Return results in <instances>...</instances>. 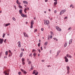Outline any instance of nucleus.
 <instances>
[{
    "label": "nucleus",
    "instance_id": "nucleus-15",
    "mask_svg": "<svg viewBox=\"0 0 75 75\" xmlns=\"http://www.w3.org/2000/svg\"><path fill=\"white\" fill-rule=\"evenodd\" d=\"M30 24H31V25H33L34 24V21L32 20L31 21V23H30Z\"/></svg>",
    "mask_w": 75,
    "mask_h": 75
},
{
    "label": "nucleus",
    "instance_id": "nucleus-64",
    "mask_svg": "<svg viewBox=\"0 0 75 75\" xmlns=\"http://www.w3.org/2000/svg\"><path fill=\"white\" fill-rule=\"evenodd\" d=\"M44 48L45 49H46V47H44Z\"/></svg>",
    "mask_w": 75,
    "mask_h": 75
},
{
    "label": "nucleus",
    "instance_id": "nucleus-29",
    "mask_svg": "<svg viewBox=\"0 0 75 75\" xmlns=\"http://www.w3.org/2000/svg\"><path fill=\"white\" fill-rule=\"evenodd\" d=\"M12 55V54H9L8 55V57H10Z\"/></svg>",
    "mask_w": 75,
    "mask_h": 75
},
{
    "label": "nucleus",
    "instance_id": "nucleus-6",
    "mask_svg": "<svg viewBox=\"0 0 75 75\" xmlns=\"http://www.w3.org/2000/svg\"><path fill=\"white\" fill-rule=\"evenodd\" d=\"M3 39H1V38H0V43L1 44H2L3 43Z\"/></svg>",
    "mask_w": 75,
    "mask_h": 75
},
{
    "label": "nucleus",
    "instance_id": "nucleus-33",
    "mask_svg": "<svg viewBox=\"0 0 75 75\" xmlns=\"http://www.w3.org/2000/svg\"><path fill=\"white\" fill-rule=\"evenodd\" d=\"M18 7H19V8H23L20 5Z\"/></svg>",
    "mask_w": 75,
    "mask_h": 75
},
{
    "label": "nucleus",
    "instance_id": "nucleus-8",
    "mask_svg": "<svg viewBox=\"0 0 75 75\" xmlns=\"http://www.w3.org/2000/svg\"><path fill=\"white\" fill-rule=\"evenodd\" d=\"M64 59H65V61L66 62H68V59H67L66 57H64Z\"/></svg>",
    "mask_w": 75,
    "mask_h": 75
},
{
    "label": "nucleus",
    "instance_id": "nucleus-47",
    "mask_svg": "<svg viewBox=\"0 0 75 75\" xmlns=\"http://www.w3.org/2000/svg\"><path fill=\"white\" fill-rule=\"evenodd\" d=\"M41 30L42 31H43V29L42 28H41Z\"/></svg>",
    "mask_w": 75,
    "mask_h": 75
},
{
    "label": "nucleus",
    "instance_id": "nucleus-13",
    "mask_svg": "<svg viewBox=\"0 0 75 75\" xmlns=\"http://www.w3.org/2000/svg\"><path fill=\"white\" fill-rule=\"evenodd\" d=\"M67 42H65V43L64 45V47H66L67 46Z\"/></svg>",
    "mask_w": 75,
    "mask_h": 75
},
{
    "label": "nucleus",
    "instance_id": "nucleus-22",
    "mask_svg": "<svg viewBox=\"0 0 75 75\" xmlns=\"http://www.w3.org/2000/svg\"><path fill=\"white\" fill-rule=\"evenodd\" d=\"M10 25V23H8L7 24H6V25H5V26H8L9 25Z\"/></svg>",
    "mask_w": 75,
    "mask_h": 75
},
{
    "label": "nucleus",
    "instance_id": "nucleus-34",
    "mask_svg": "<svg viewBox=\"0 0 75 75\" xmlns=\"http://www.w3.org/2000/svg\"><path fill=\"white\" fill-rule=\"evenodd\" d=\"M60 51H58L57 52V55L58 54L60 53Z\"/></svg>",
    "mask_w": 75,
    "mask_h": 75
},
{
    "label": "nucleus",
    "instance_id": "nucleus-36",
    "mask_svg": "<svg viewBox=\"0 0 75 75\" xmlns=\"http://www.w3.org/2000/svg\"><path fill=\"white\" fill-rule=\"evenodd\" d=\"M37 29H36L35 30V31H34V33H35L36 32H37Z\"/></svg>",
    "mask_w": 75,
    "mask_h": 75
},
{
    "label": "nucleus",
    "instance_id": "nucleus-12",
    "mask_svg": "<svg viewBox=\"0 0 75 75\" xmlns=\"http://www.w3.org/2000/svg\"><path fill=\"white\" fill-rule=\"evenodd\" d=\"M67 69V70L68 71V72H69V70L70 69V68L69 67V66H67L66 67Z\"/></svg>",
    "mask_w": 75,
    "mask_h": 75
},
{
    "label": "nucleus",
    "instance_id": "nucleus-9",
    "mask_svg": "<svg viewBox=\"0 0 75 75\" xmlns=\"http://www.w3.org/2000/svg\"><path fill=\"white\" fill-rule=\"evenodd\" d=\"M23 35H24V36H25V37H27L28 38V35L27 34H26L25 32L23 33Z\"/></svg>",
    "mask_w": 75,
    "mask_h": 75
},
{
    "label": "nucleus",
    "instance_id": "nucleus-49",
    "mask_svg": "<svg viewBox=\"0 0 75 75\" xmlns=\"http://www.w3.org/2000/svg\"><path fill=\"white\" fill-rule=\"evenodd\" d=\"M7 58V57L6 56H5L4 58V59H5V58Z\"/></svg>",
    "mask_w": 75,
    "mask_h": 75
},
{
    "label": "nucleus",
    "instance_id": "nucleus-11",
    "mask_svg": "<svg viewBox=\"0 0 75 75\" xmlns=\"http://www.w3.org/2000/svg\"><path fill=\"white\" fill-rule=\"evenodd\" d=\"M66 56L68 57L71 58L72 57L69 54H67L66 55Z\"/></svg>",
    "mask_w": 75,
    "mask_h": 75
},
{
    "label": "nucleus",
    "instance_id": "nucleus-48",
    "mask_svg": "<svg viewBox=\"0 0 75 75\" xmlns=\"http://www.w3.org/2000/svg\"><path fill=\"white\" fill-rule=\"evenodd\" d=\"M68 18V17H66L64 18V19H67Z\"/></svg>",
    "mask_w": 75,
    "mask_h": 75
},
{
    "label": "nucleus",
    "instance_id": "nucleus-19",
    "mask_svg": "<svg viewBox=\"0 0 75 75\" xmlns=\"http://www.w3.org/2000/svg\"><path fill=\"white\" fill-rule=\"evenodd\" d=\"M16 3H17L18 4V5H20V3H19V1L18 0H17V1H16Z\"/></svg>",
    "mask_w": 75,
    "mask_h": 75
},
{
    "label": "nucleus",
    "instance_id": "nucleus-42",
    "mask_svg": "<svg viewBox=\"0 0 75 75\" xmlns=\"http://www.w3.org/2000/svg\"><path fill=\"white\" fill-rule=\"evenodd\" d=\"M21 72H18V74H19V75H20L21 74Z\"/></svg>",
    "mask_w": 75,
    "mask_h": 75
},
{
    "label": "nucleus",
    "instance_id": "nucleus-16",
    "mask_svg": "<svg viewBox=\"0 0 75 75\" xmlns=\"http://www.w3.org/2000/svg\"><path fill=\"white\" fill-rule=\"evenodd\" d=\"M72 40L71 39L69 40V44H71L72 42Z\"/></svg>",
    "mask_w": 75,
    "mask_h": 75
},
{
    "label": "nucleus",
    "instance_id": "nucleus-54",
    "mask_svg": "<svg viewBox=\"0 0 75 75\" xmlns=\"http://www.w3.org/2000/svg\"><path fill=\"white\" fill-rule=\"evenodd\" d=\"M6 39H5L4 41V42L5 43L6 42Z\"/></svg>",
    "mask_w": 75,
    "mask_h": 75
},
{
    "label": "nucleus",
    "instance_id": "nucleus-20",
    "mask_svg": "<svg viewBox=\"0 0 75 75\" xmlns=\"http://www.w3.org/2000/svg\"><path fill=\"white\" fill-rule=\"evenodd\" d=\"M57 1L56 2H54V6H56V5H57Z\"/></svg>",
    "mask_w": 75,
    "mask_h": 75
},
{
    "label": "nucleus",
    "instance_id": "nucleus-39",
    "mask_svg": "<svg viewBox=\"0 0 75 75\" xmlns=\"http://www.w3.org/2000/svg\"><path fill=\"white\" fill-rule=\"evenodd\" d=\"M38 74V72H36L35 74V75H37Z\"/></svg>",
    "mask_w": 75,
    "mask_h": 75
},
{
    "label": "nucleus",
    "instance_id": "nucleus-38",
    "mask_svg": "<svg viewBox=\"0 0 75 75\" xmlns=\"http://www.w3.org/2000/svg\"><path fill=\"white\" fill-rule=\"evenodd\" d=\"M32 53H30V55H29V56L31 57H32Z\"/></svg>",
    "mask_w": 75,
    "mask_h": 75
},
{
    "label": "nucleus",
    "instance_id": "nucleus-3",
    "mask_svg": "<svg viewBox=\"0 0 75 75\" xmlns=\"http://www.w3.org/2000/svg\"><path fill=\"white\" fill-rule=\"evenodd\" d=\"M4 74L5 75H9V73H8V71L7 70L4 71Z\"/></svg>",
    "mask_w": 75,
    "mask_h": 75
},
{
    "label": "nucleus",
    "instance_id": "nucleus-52",
    "mask_svg": "<svg viewBox=\"0 0 75 75\" xmlns=\"http://www.w3.org/2000/svg\"><path fill=\"white\" fill-rule=\"evenodd\" d=\"M47 1H48L47 0H45V2H47Z\"/></svg>",
    "mask_w": 75,
    "mask_h": 75
},
{
    "label": "nucleus",
    "instance_id": "nucleus-17",
    "mask_svg": "<svg viewBox=\"0 0 75 75\" xmlns=\"http://www.w3.org/2000/svg\"><path fill=\"white\" fill-rule=\"evenodd\" d=\"M23 4H28V2L27 1H23Z\"/></svg>",
    "mask_w": 75,
    "mask_h": 75
},
{
    "label": "nucleus",
    "instance_id": "nucleus-28",
    "mask_svg": "<svg viewBox=\"0 0 75 75\" xmlns=\"http://www.w3.org/2000/svg\"><path fill=\"white\" fill-rule=\"evenodd\" d=\"M25 61V59L24 58L22 59V62H24Z\"/></svg>",
    "mask_w": 75,
    "mask_h": 75
},
{
    "label": "nucleus",
    "instance_id": "nucleus-5",
    "mask_svg": "<svg viewBox=\"0 0 75 75\" xmlns=\"http://www.w3.org/2000/svg\"><path fill=\"white\" fill-rule=\"evenodd\" d=\"M21 71L23 72V73H24L25 74H26L27 73L26 71L25 70H24L23 69H21Z\"/></svg>",
    "mask_w": 75,
    "mask_h": 75
},
{
    "label": "nucleus",
    "instance_id": "nucleus-30",
    "mask_svg": "<svg viewBox=\"0 0 75 75\" xmlns=\"http://www.w3.org/2000/svg\"><path fill=\"white\" fill-rule=\"evenodd\" d=\"M5 35V33H4L3 35V38H4Z\"/></svg>",
    "mask_w": 75,
    "mask_h": 75
},
{
    "label": "nucleus",
    "instance_id": "nucleus-31",
    "mask_svg": "<svg viewBox=\"0 0 75 75\" xmlns=\"http://www.w3.org/2000/svg\"><path fill=\"white\" fill-rule=\"evenodd\" d=\"M50 39H52V35H50Z\"/></svg>",
    "mask_w": 75,
    "mask_h": 75
},
{
    "label": "nucleus",
    "instance_id": "nucleus-63",
    "mask_svg": "<svg viewBox=\"0 0 75 75\" xmlns=\"http://www.w3.org/2000/svg\"><path fill=\"white\" fill-rule=\"evenodd\" d=\"M48 11H51V10L50 9H49L48 10Z\"/></svg>",
    "mask_w": 75,
    "mask_h": 75
},
{
    "label": "nucleus",
    "instance_id": "nucleus-44",
    "mask_svg": "<svg viewBox=\"0 0 75 75\" xmlns=\"http://www.w3.org/2000/svg\"><path fill=\"white\" fill-rule=\"evenodd\" d=\"M9 52L11 53V54H12V53L10 50H9Z\"/></svg>",
    "mask_w": 75,
    "mask_h": 75
},
{
    "label": "nucleus",
    "instance_id": "nucleus-4",
    "mask_svg": "<svg viewBox=\"0 0 75 75\" xmlns=\"http://www.w3.org/2000/svg\"><path fill=\"white\" fill-rule=\"evenodd\" d=\"M56 28L57 30L58 31H61V29L59 28L57 26L56 27Z\"/></svg>",
    "mask_w": 75,
    "mask_h": 75
},
{
    "label": "nucleus",
    "instance_id": "nucleus-60",
    "mask_svg": "<svg viewBox=\"0 0 75 75\" xmlns=\"http://www.w3.org/2000/svg\"><path fill=\"white\" fill-rule=\"evenodd\" d=\"M38 55L39 56H40V54H38Z\"/></svg>",
    "mask_w": 75,
    "mask_h": 75
},
{
    "label": "nucleus",
    "instance_id": "nucleus-1",
    "mask_svg": "<svg viewBox=\"0 0 75 75\" xmlns=\"http://www.w3.org/2000/svg\"><path fill=\"white\" fill-rule=\"evenodd\" d=\"M44 21L45 22L44 24L45 25H46V24L47 25H48V24H50V23H49V21L48 20L46 21V20H44Z\"/></svg>",
    "mask_w": 75,
    "mask_h": 75
},
{
    "label": "nucleus",
    "instance_id": "nucleus-23",
    "mask_svg": "<svg viewBox=\"0 0 75 75\" xmlns=\"http://www.w3.org/2000/svg\"><path fill=\"white\" fill-rule=\"evenodd\" d=\"M21 16H22L23 17H25V15L23 14H21Z\"/></svg>",
    "mask_w": 75,
    "mask_h": 75
},
{
    "label": "nucleus",
    "instance_id": "nucleus-56",
    "mask_svg": "<svg viewBox=\"0 0 75 75\" xmlns=\"http://www.w3.org/2000/svg\"><path fill=\"white\" fill-rule=\"evenodd\" d=\"M55 2H57V0H53Z\"/></svg>",
    "mask_w": 75,
    "mask_h": 75
},
{
    "label": "nucleus",
    "instance_id": "nucleus-18",
    "mask_svg": "<svg viewBox=\"0 0 75 75\" xmlns=\"http://www.w3.org/2000/svg\"><path fill=\"white\" fill-rule=\"evenodd\" d=\"M22 11H23L22 10H21H21H19V13L20 14H21V13H22Z\"/></svg>",
    "mask_w": 75,
    "mask_h": 75
},
{
    "label": "nucleus",
    "instance_id": "nucleus-46",
    "mask_svg": "<svg viewBox=\"0 0 75 75\" xmlns=\"http://www.w3.org/2000/svg\"><path fill=\"white\" fill-rule=\"evenodd\" d=\"M40 49H41V50H43L42 47H40Z\"/></svg>",
    "mask_w": 75,
    "mask_h": 75
},
{
    "label": "nucleus",
    "instance_id": "nucleus-43",
    "mask_svg": "<svg viewBox=\"0 0 75 75\" xmlns=\"http://www.w3.org/2000/svg\"><path fill=\"white\" fill-rule=\"evenodd\" d=\"M33 25H31L30 26V28H33Z\"/></svg>",
    "mask_w": 75,
    "mask_h": 75
},
{
    "label": "nucleus",
    "instance_id": "nucleus-26",
    "mask_svg": "<svg viewBox=\"0 0 75 75\" xmlns=\"http://www.w3.org/2000/svg\"><path fill=\"white\" fill-rule=\"evenodd\" d=\"M48 44V42H45V43H44V45H47V44Z\"/></svg>",
    "mask_w": 75,
    "mask_h": 75
},
{
    "label": "nucleus",
    "instance_id": "nucleus-25",
    "mask_svg": "<svg viewBox=\"0 0 75 75\" xmlns=\"http://www.w3.org/2000/svg\"><path fill=\"white\" fill-rule=\"evenodd\" d=\"M34 67L32 66V67H31V68H30V71H31L32 70H33V69Z\"/></svg>",
    "mask_w": 75,
    "mask_h": 75
},
{
    "label": "nucleus",
    "instance_id": "nucleus-62",
    "mask_svg": "<svg viewBox=\"0 0 75 75\" xmlns=\"http://www.w3.org/2000/svg\"><path fill=\"white\" fill-rule=\"evenodd\" d=\"M50 38L49 37V36H48V39L49 40Z\"/></svg>",
    "mask_w": 75,
    "mask_h": 75
},
{
    "label": "nucleus",
    "instance_id": "nucleus-14",
    "mask_svg": "<svg viewBox=\"0 0 75 75\" xmlns=\"http://www.w3.org/2000/svg\"><path fill=\"white\" fill-rule=\"evenodd\" d=\"M37 71L36 70H34L33 71V73L32 74H35L36 72H37Z\"/></svg>",
    "mask_w": 75,
    "mask_h": 75
},
{
    "label": "nucleus",
    "instance_id": "nucleus-35",
    "mask_svg": "<svg viewBox=\"0 0 75 75\" xmlns=\"http://www.w3.org/2000/svg\"><path fill=\"white\" fill-rule=\"evenodd\" d=\"M40 43H39V44H38V47H39L40 46Z\"/></svg>",
    "mask_w": 75,
    "mask_h": 75
},
{
    "label": "nucleus",
    "instance_id": "nucleus-59",
    "mask_svg": "<svg viewBox=\"0 0 75 75\" xmlns=\"http://www.w3.org/2000/svg\"><path fill=\"white\" fill-rule=\"evenodd\" d=\"M35 50H34V49L33 50V51H32V52H33L34 51H35Z\"/></svg>",
    "mask_w": 75,
    "mask_h": 75
},
{
    "label": "nucleus",
    "instance_id": "nucleus-51",
    "mask_svg": "<svg viewBox=\"0 0 75 75\" xmlns=\"http://www.w3.org/2000/svg\"><path fill=\"white\" fill-rule=\"evenodd\" d=\"M38 50V51H39V52H41L40 50Z\"/></svg>",
    "mask_w": 75,
    "mask_h": 75
},
{
    "label": "nucleus",
    "instance_id": "nucleus-37",
    "mask_svg": "<svg viewBox=\"0 0 75 75\" xmlns=\"http://www.w3.org/2000/svg\"><path fill=\"white\" fill-rule=\"evenodd\" d=\"M21 51H24V49L21 48Z\"/></svg>",
    "mask_w": 75,
    "mask_h": 75
},
{
    "label": "nucleus",
    "instance_id": "nucleus-57",
    "mask_svg": "<svg viewBox=\"0 0 75 75\" xmlns=\"http://www.w3.org/2000/svg\"><path fill=\"white\" fill-rule=\"evenodd\" d=\"M53 33L52 32H51V34H52Z\"/></svg>",
    "mask_w": 75,
    "mask_h": 75
},
{
    "label": "nucleus",
    "instance_id": "nucleus-21",
    "mask_svg": "<svg viewBox=\"0 0 75 75\" xmlns=\"http://www.w3.org/2000/svg\"><path fill=\"white\" fill-rule=\"evenodd\" d=\"M23 55V52H22L21 53V55H20V57H22Z\"/></svg>",
    "mask_w": 75,
    "mask_h": 75
},
{
    "label": "nucleus",
    "instance_id": "nucleus-45",
    "mask_svg": "<svg viewBox=\"0 0 75 75\" xmlns=\"http://www.w3.org/2000/svg\"><path fill=\"white\" fill-rule=\"evenodd\" d=\"M70 29H71V28H69L68 29V30H70Z\"/></svg>",
    "mask_w": 75,
    "mask_h": 75
},
{
    "label": "nucleus",
    "instance_id": "nucleus-61",
    "mask_svg": "<svg viewBox=\"0 0 75 75\" xmlns=\"http://www.w3.org/2000/svg\"><path fill=\"white\" fill-rule=\"evenodd\" d=\"M44 13H46V11H45L44 12Z\"/></svg>",
    "mask_w": 75,
    "mask_h": 75
},
{
    "label": "nucleus",
    "instance_id": "nucleus-27",
    "mask_svg": "<svg viewBox=\"0 0 75 75\" xmlns=\"http://www.w3.org/2000/svg\"><path fill=\"white\" fill-rule=\"evenodd\" d=\"M5 54H6V55H7L8 54V51H6V52Z\"/></svg>",
    "mask_w": 75,
    "mask_h": 75
},
{
    "label": "nucleus",
    "instance_id": "nucleus-7",
    "mask_svg": "<svg viewBox=\"0 0 75 75\" xmlns=\"http://www.w3.org/2000/svg\"><path fill=\"white\" fill-rule=\"evenodd\" d=\"M18 47H21V43L20 41L18 42Z\"/></svg>",
    "mask_w": 75,
    "mask_h": 75
},
{
    "label": "nucleus",
    "instance_id": "nucleus-55",
    "mask_svg": "<svg viewBox=\"0 0 75 75\" xmlns=\"http://www.w3.org/2000/svg\"><path fill=\"white\" fill-rule=\"evenodd\" d=\"M53 39L54 40H56V38H54Z\"/></svg>",
    "mask_w": 75,
    "mask_h": 75
},
{
    "label": "nucleus",
    "instance_id": "nucleus-58",
    "mask_svg": "<svg viewBox=\"0 0 75 75\" xmlns=\"http://www.w3.org/2000/svg\"><path fill=\"white\" fill-rule=\"evenodd\" d=\"M54 13H56L57 12V11H54Z\"/></svg>",
    "mask_w": 75,
    "mask_h": 75
},
{
    "label": "nucleus",
    "instance_id": "nucleus-2",
    "mask_svg": "<svg viewBox=\"0 0 75 75\" xmlns=\"http://www.w3.org/2000/svg\"><path fill=\"white\" fill-rule=\"evenodd\" d=\"M66 9H64V10H62L61 11L60 13V15H61L62 14L64 13V12L66 11Z\"/></svg>",
    "mask_w": 75,
    "mask_h": 75
},
{
    "label": "nucleus",
    "instance_id": "nucleus-50",
    "mask_svg": "<svg viewBox=\"0 0 75 75\" xmlns=\"http://www.w3.org/2000/svg\"><path fill=\"white\" fill-rule=\"evenodd\" d=\"M42 62H45V60H42Z\"/></svg>",
    "mask_w": 75,
    "mask_h": 75
},
{
    "label": "nucleus",
    "instance_id": "nucleus-53",
    "mask_svg": "<svg viewBox=\"0 0 75 75\" xmlns=\"http://www.w3.org/2000/svg\"><path fill=\"white\" fill-rule=\"evenodd\" d=\"M72 5H72V4L70 6V7H72Z\"/></svg>",
    "mask_w": 75,
    "mask_h": 75
},
{
    "label": "nucleus",
    "instance_id": "nucleus-10",
    "mask_svg": "<svg viewBox=\"0 0 75 75\" xmlns=\"http://www.w3.org/2000/svg\"><path fill=\"white\" fill-rule=\"evenodd\" d=\"M29 10V8H28V9H27V8H25V9L24 10V12H25V13H26L27 12H26V11H28Z\"/></svg>",
    "mask_w": 75,
    "mask_h": 75
},
{
    "label": "nucleus",
    "instance_id": "nucleus-24",
    "mask_svg": "<svg viewBox=\"0 0 75 75\" xmlns=\"http://www.w3.org/2000/svg\"><path fill=\"white\" fill-rule=\"evenodd\" d=\"M31 63V61H28V64L30 65Z\"/></svg>",
    "mask_w": 75,
    "mask_h": 75
},
{
    "label": "nucleus",
    "instance_id": "nucleus-40",
    "mask_svg": "<svg viewBox=\"0 0 75 75\" xmlns=\"http://www.w3.org/2000/svg\"><path fill=\"white\" fill-rule=\"evenodd\" d=\"M22 64L23 65H25V63L24 62H22Z\"/></svg>",
    "mask_w": 75,
    "mask_h": 75
},
{
    "label": "nucleus",
    "instance_id": "nucleus-32",
    "mask_svg": "<svg viewBox=\"0 0 75 75\" xmlns=\"http://www.w3.org/2000/svg\"><path fill=\"white\" fill-rule=\"evenodd\" d=\"M36 55V54L35 53H33V56L35 57Z\"/></svg>",
    "mask_w": 75,
    "mask_h": 75
},
{
    "label": "nucleus",
    "instance_id": "nucleus-41",
    "mask_svg": "<svg viewBox=\"0 0 75 75\" xmlns=\"http://www.w3.org/2000/svg\"><path fill=\"white\" fill-rule=\"evenodd\" d=\"M12 19H13V20L14 21L16 20V19L14 17L12 18Z\"/></svg>",
    "mask_w": 75,
    "mask_h": 75
}]
</instances>
